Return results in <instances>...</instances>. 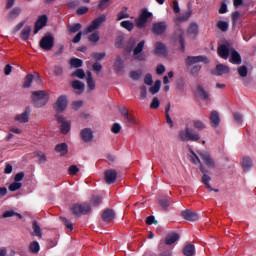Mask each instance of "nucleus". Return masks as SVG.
I'll use <instances>...</instances> for the list:
<instances>
[{
	"instance_id": "58836bf2",
	"label": "nucleus",
	"mask_w": 256,
	"mask_h": 256,
	"mask_svg": "<svg viewBox=\"0 0 256 256\" xmlns=\"http://www.w3.org/2000/svg\"><path fill=\"white\" fill-rule=\"evenodd\" d=\"M80 29H82L81 23H75L67 27L68 33H72V34L79 33Z\"/></svg>"
},
{
	"instance_id": "a19ab883",
	"label": "nucleus",
	"mask_w": 256,
	"mask_h": 256,
	"mask_svg": "<svg viewBox=\"0 0 256 256\" xmlns=\"http://www.w3.org/2000/svg\"><path fill=\"white\" fill-rule=\"evenodd\" d=\"M121 27L123 29H126L127 31H133L135 29V24L129 20H124L120 23Z\"/></svg>"
},
{
	"instance_id": "6e6552de",
	"label": "nucleus",
	"mask_w": 256,
	"mask_h": 256,
	"mask_svg": "<svg viewBox=\"0 0 256 256\" xmlns=\"http://www.w3.org/2000/svg\"><path fill=\"white\" fill-rule=\"evenodd\" d=\"M107 21V15L102 14L98 18L94 19L91 24L87 27V33H93V31H97L100 25H103Z\"/></svg>"
},
{
	"instance_id": "aec40b11",
	"label": "nucleus",
	"mask_w": 256,
	"mask_h": 256,
	"mask_svg": "<svg viewBox=\"0 0 256 256\" xmlns=\"http://www.w3.org/2000/svg\"><path fill=\"white\" fill-rule=\"evenodd\" d=\"M209 119H210L211 126L214 129H217V127H219V125L221 123V118L219 117V112H217L216 110L212 111Z\"/></svg>"
},
{
	"instance_id": "1a4fd4ad",
	"label": "nucleus",
	"mask_w": 256,
	"mask_h": 256,
	"mask_svg": "<svg viewBox=\"0 0 256 256\" xmlns=\"http://www.w3.org/2000/svg\"><path fill=\"white\" fill-rule=\"evenodd\" d=\"M198 155L208 169H215V160L207 151H199Z\"/></svg>"
},
{
	"instance_id": "5701e85b",
	"label": "nucleus",
	"mask_w": 256,
	"mask_h": 256,
	"mask_svg": "<svg viewBox=\"0 0 256 256\" xmlns=\"http://www.w3.org/2000/svg\"><path fill=\"white\" fill-rule=\"evenodd\" d=\"M21 7H14L6 16L7 21H15L21 15Z\"/></svg>"
},
{
	"instance_id": "2eb2a0df",
	"label": "nucleus",
	"mask_w": 256,
	"mask_h": 256,
	"mask_svg": "<svg viewBox=\"0 0 256 256\" xmlns=\"http://www.w3.org/2000/svg\"><path fill=\"white\" fill-rule=\"evenodd\" d=\"M104 177L107 185H113L117 181V170L109 169L104 172Z\"/></svg>"
},
{
	"instance_id": "72a5a7b5",
	"label": "nucleus",
	"mask_w": 256,
	"mask_h": 256,
	"mask_svg": "<svg viewBox=\"0 0 256 256\" xmlns=\"http://www.w3.org/2000/svg\"><path fill=\"white\" fill-rule=\"evenodd\" d=\"M244 171H249L253 167V160L249 156H245L242 161Z\"/></svg>"
},
{
	"instance_id": "423d86ee",
	"label": "nucleus",
	"mask_w": 256,
	"mask_h": 256,
	"mask_svg": "<svg viewBox=\"0 0 256 256\" xmlns=\"http://www.w3.org/2000/svg\"><path fill=\"white\" fill-rule=\"evenodd\" d=\"M55 117H56V120L58 121V123L61 124V126H60L61 134L67 135V133H69V131H71V122L68 121L67 119H65V117L60 113H56Z\"/></svg>"
},
{
	"instance_id": "c03bdc74",
	"label": "nucleus",
	"mask_w": 256,
	"mask_h": 256,
	"mask_svg": "<svg viewBox=\"0 0 256 256\" xmlns=\"http://www.w3.org/2000/svg\"><path fill=\"white\" fill-rule=\"evenodd\" d=\"M188 11L183 13L180 17H178V21H187L193 15V10H191V4H188Z\"/></svg>"
},
{
	"instance_id": "9d476101",
	"label": "nucleus",
	"mask_w": 256,
	"mask_h": 256,
	"mask_svg": "<svg viewBox=\"0 0 256 256\" xmlns=\"http://www.w3.org/2000/svg\"><path fill=\"white\" fill-rule=\"evenodd\" d=\"M186 65L191 67V65H195V63H205V65L209 64V58L207 56H188L185 59Z\"/></svg>"
},
{
	"instance_id": "8fccbe9b",
	"label": "nucleus",
	"mask_w": 256,
	"mask_h": 256,
	"mask_svg": "<svg viewBox=\"0 0 256 256\" xmlns=\"http://www.w3.org/2000/svg\"><path fill=\"white\" fill-rule=\"evenodd\" d=\"M143 75V72L141 70L131 71L130 77L133 79V81H139L141 79V76Z\"/></svg>"
},
{
	"instance_id": "f03ea898",
	"label": "nucleus",
	"mask_w": 256,
	"mask_h": 256,
	"mask_svg": "<svg viewBox=\"0 0 256 256\" xmlns=\"http://www.w3.org/2000/svg\"><path fill=\"white\" fill-rule=\"evenodd\" d=\"M31 99L34 107H43L49 101V93L44 90L33 91Z\"/></svg>"
},
{
	"instance_id": "de8ad7c7",
	"label": "nucleus",
	"mask_w": 256,
	"mask_h": 256,
	"mask_svg": "<svg viewBox=\"0 0 256 256\" xmlns=\"http://www.w3.org/2000/svg\"><path fill=\"white\" fill-rule=\"evenodd\" d=\"M73 89H77L78 91H83L85 89V84L79 80H74L72 82Z\"/></svg>"
},
{
	"instance_id": "e2e57ef3",
	"label": "nucleus",
	"mask_w": 256,
	"mask_h": 256,
	"mask_svg": "<svg viewBox=\"0 0 256 256\" xmlns=\"http://www.w3.org/2000/svg\"><path fill=\"white\" fill-rule=\"evenodd\" d=\"M106 55L107 54L105 52H102V53L94 52L92 54V57H94L96 61H102V59H105Z\"/></svg>"
},
{
	"instance_id": "680f3d73",
	"label": "nucleus",
	"mask_w": 256,
	"mask_h": 256,
	"mask_svg": "<svg viewBox=\"0 0 256 256\" xmlns=\"http://www.w3.org/2000/svg\"><path fill=\"white\" fill-rule=\"evenodd\" d=\"M247 73H249L247 70V66L238 67V75H240V77H247Z\"/></svg>"
},
{
	"instance_id": "79ce46f5",
	"label": "nucleus",
	"mask_w": 256,
	"mask_h": 256,
	"mask_svg": "<svg viewBox=\"0 0 256 256\" xmlns=\"http://www.w3.org/2000/svg\"><path fill=\"white\" fill-rule=\"evenodd\" d=\"M161 90V80H156L154 86L150 87L149 92L156 95Z\"/></svg>"
},
{
	"instance_id": "4d7b16f0",
	"label": "nucleus",
	"mask_w": 256,
	"mask_h": 256,
	"mask_svg": "<svg viewBox=\"0 0 256 256\" xmlns=\"http://www.w3.org/2000/svg\"><path fill=\"white\" fill-rule=\"evenodd\" d=\"M124 119H126V121H128L132 125H139V121H137L133 114H127V116Z\"/></svg>"
},
{
	"instance_id": "69168bd1",
	"label": "nucleus",
	"mask_w": 256,
	"mask_h": 256,
	"mask_svg": "<svg viewBox=\"0 0 256 256\" xmlns=\"http://www.w3.org/2000/svg\"><path fill=\"white\" fill-rule=\"evenodd\" d=\"M54 75H56V77L63 75V67L61 65L54 66Z\"/></svg>"
},
{
	"instance_id": "f704fd0d",
	"label": "nucleus",
	"mask_w": 256,
	"mask_h": 256,
	"mask_svg": "<svg viewBox=\"0 0 256 256\" xmlns=\"http://www.w3.org/2000/svg\"><path fill=\"white\" fill-rule=\"evenodd\" d=\"M29 251L30 253H33L34 255H37L39 251H41V246L39 245V242L33 241L29 245Z\"/></svg>"
},
{
	"instance_id": "ddd939ff",
	"label": "nucleus",
	"mask_w": 256,
	"mask_h": 256,
	"mask_svg": "<svg viewBox=\"0 0 256 256\" xmlns=\"http://www.w3.org/2000/svg\"><path fill=\"white\" fill-rule=\"evenodd\" d=\"M167 31V22H156L152 25V33L154 35H163Z\"/></svg>"
},
{
	"instance_id": "6ab92c4d",
	"label": "nucleus",
	"mask_w": 256,
	"mask_h": 256,
	"mask_svg": "<svg viewBox=\"0 0 256 256\" xmlns=\"http://www.w3.org/2000/svg\"><path fill=\"white\" fill-rule=\"evenodd\" d=\"M154 55L167 57V46L162 42H156Z\"/></svg>"
},
{
	"instance_id": "4468645a",
	"label": "nucleus",
	"mask_w": 256,
	"mask_h": 256,
	"mask_svg": "<svg viewBox=\"0 0 256 256\" xmlns=\"http://www.w3.org/2000/svg\"><path fill=\"white\" fill-rule=\"evenodd\" d=\"M33 81H37L38 83H41V76L39 75V73H36L35 75L33 74L26 75L24 79V84H23L24 89H29Z\"/></svg>"
},
{
	"instance_id": "a878e982",
	"label": "nucleus",
	"mask_w": 256,
	"mask_h": 256,
	"mask_svg": "<svg viewBox=\"0 0 256 256\" xmlns=\"http://www.w3.org/2000/svg\"><path fill=\"white\" fill-rule=\"evenodd\" d=\"M217 53L221 59H229V47L225 44H222L218 47Z\"/></svg>"
},
{
	"instance_id": "39448f33",
	"label": "nucleus",
	"mask_w": 256,
	"mask_h": 256,
	"mask_svg": "<svg viewBox=\"0 0 256 256\" xmlns=\"http://www.w3.org/2000/svg\"><path fill=\"white\" fill-rule=\"evenodd\" d=\"M71 211L74 217H81V215L91 213V205L89 203L74 204Z\"/></svg>"
},
{
	"instance_id": "20e7f679",
	"label": "nucleus",
	"mask_w": 256,
	"mask_h": 256,
	"mask_svg": "<svg viewBox=\"0 0 256 256\" xmlns=\"http://www.w3.org/2000/svg\"><path fill=\"white\" fill-rule=\"evenodd\" d=\"M153 17V13L149 12L147 8H143L140 11L139 16L135 19V25L138 29H145L147 27V21Z\"/></svg>"
},
{
	"instance_id": "7c9ffc66",
	"label": "nucleus",
	"mask_w": 256,
	"mask_h": 256,
	"mask_svg": "<svg viewBox=\"0 0 256 256\" xmlns=\"http://www.w3.org/2000/svg\"><path fill=\"white\" fill-rule=\"evenodd\" d=\"M32 229H33L32 235L34 237H39L40 239H41V237H43V232L41 231V226H39V224L37 223L36 220H34L32 222Z\"/></svg>"
},
{
	"instance_id": "bb28decb",
	"label": "nucleus",
	"mask_w": 256,
	"mask_h": 256,
	"mask_svg": "<svg viewBox=\"0 0 256 256\" xmlns=\"http://www.w3.org/2000/svg\"><path fill=\"white\" fill-rule=\"evenodd\" d=\"M227 73H231V69L229 68V66L224 64L216 65V75H218V77H221L222 75H225Z\"/></svg>"
},
{
	"instance_id": "f8f14e48",
	"label": "nucleus",
	"mask_w": 256,
	"mask_h": 256,
	"mask_svg": "<svg viewBox=\"0 0 256 256\" xmlns=\"http://www.w3.org/2000/svg\"><path fill=\"white\" fill-rule=\"evenodd\" d=\"M54 109L61 115L67 109V96L61 95L55 102Z\"/></svg>"
},
{
	"instance_id": "5fc2aeb1",
	"label": "nucleus",
	"mask_w": 256,
	"mask_h": 256,
	"mask_svg": "<svg viewBox=\"0 0 256 256\" xmlns=\"http://www.w3.org/2000/svg\"><path fill=\"white\" fill-rule=\"evenodd\" d=\"M36 157H38V163H47V156L42 151H38Z\"/></svg>"
},
{
	"instance_id": "bf43d9fd",
	"label": "nucleus",
	"mask_w": 256,
	"mask_h": 256,
	"mask_svg": "<svg viewBox=\"0 0 256 256\" xmlns=\"http://www.w3.org/2000/svg\"><path fill=\"white\" fill-rule=\"evenodd\" d=\"M160 105H161V102L159 101V98L154 97L150 104V109H159Z\"/></svg>"
},
{
	"instance_id": "7ed1b4c3",
	"label": "nucleus",
	"mask_w": 256,
	"mask_h": 256,
	"mask_svg": "<svg viewBox=\"0 0 256 256\" xmlns=\"http://www.w3.org/2000/svg\"><path fill=\"white\" fill-rule=\"evenodd\" d=\"M178 137L180 141H192V142H197L199 139H201V135H199L198 132L193 131V129L189 127H185L184 130H181L178 134Z\"/></svg>"
},
{
	"instance_id": "4c0bfd02",
	"label": "nucleus",
	"mask_w": 256,
	"mask_h": 256,
	"mask_svg": "<svg viewBox=\"0 0 256 256\" xmlns=\"http://www.w3.org/2000/svg\"><path fill=\"white\" fill-rule=\"evenodd\" d=\"M200 171L201 173H203V176H202V183L204 185H207L210 183L211 181V177L209 175H207V171L205 170V168L203 167V164L200 165Z\"/></svg>"
},
{
	"instance_id": "b1692460",
	"label": "nucleus",
	"mask_w": 256,
	"mask_h": 256,
	"mask_svg": "<svg viewBox=\"0 0 256 256\" xmlns=\"http://www.w3.org/2000/svg\"><path fill=\"white\" fill-rule=\"evenodd\" d=\"M113 219H115V211H113L112 209L104 210V212L102 213V221H104L105 223H111Z\"/></svg>"
},
{
	"instance_id": "c9c22d12",
	"label": "nucleus",
	"mask_w": 256,
	"mask_h": 256,
	"mask_svg": "<svg viewBox=\"0 0 256 256\" xmlns=\"http://www.w3.org/2000/svg\"><path fill=\"white\" fill-rule=\"evenodd\" d=\"M123 59H121V56H117L116 60L114 62V69L117 73L123 71Z\"/></svg>"
},
{
	"instance_id": "3c124183",
	"label": "nucleus",
	"mask_w": 256,
	"mask_h": 256,
	"mask_svg": "<svg viewBox=\"0 0 256 256\" xmlns=\"http://www.w3.org/2000/svg\"><path fill=\"white\" fill-rule=\"evenodd\" d=\"M124 43H125V36L123 35L118 36L117 41L115 43V47H117V49H123Z\"/></svg>"
},
{
	"instance_id": "0e129e2a",
	"label": "nucleus",
	"mask_w": 256,
	"mask_h": 256,
	"mask_svg": "<svg viewBox=\"0 0 256 256\" xmlns=\"http://www.w3.org/2000/svg\"><path fill=\"white\" fill-rule=\"evenodd\" d=\"M199 71H201V65H195L192 67L190 73L193 77H197V75H199Z\"/></svg>"
},
{
	"instance_id": "a211bd4d",
	"label": "nucleus",
	"mask_w": 256,
	"mask_h": 256,
	"mask_svg": "<svg viewBox=\"0 0 256 256\" xmlns=\"http://www.w3.org/2000/svg\"><path fill=\"white\" fill-rule=\"evenodd\" d=\"M181 215L185 221H198L199 219V215L190 209L182 211Z\"/></svg>"
},
{
	"instance_id": "473e14b6",
	"label": "nucleus",
	"mask_w": 256,
	"mask_h": 256,
	"mask_svg": "<svg viewBox=\"0 0 256 256\" xmlns=\"http://www.w3.org/2000/svg\"><path fill=\"white\" fill-rule=\"evenodd\" d=\"M29 37H31V26H25L20 34V38L22 41H29Z\"/></svg>"
},
{
	"instance_id": "6e6d98bb",
	"label": "nucleus",
	"mask_w": 256,
	"mask_h": 256,
	"mask_svg": "<svg viewBox=\"0 0 256 256\" xmlns=\"http://www.w3.org/2000/svg\"><path fill=\"white\" fill-rule=\"evenodd\" d=\"M63 225H65L66 229H69L70 231H73V224L71 223V221H69V219L65 218V217H60Z\"/></svg>"
},
{
	"instance_id": "603ef678",
	"label": "nucleus",
	"mask_w": 256,
	"mask_h": 256,
	"mask_svg": "<svg viewBox=\"0 0 256 256\" xmlns=\"http://www.w3.org/2000/svg\"><path fill=\"white\" fill-rule=\"evenodd\" d=\"M99 39V32H94L88 37V41H90V43H98Z\"/></svg>"
},
{
	"instance_id": "e433bc0d",
	"label": "nucleus",
	"mask_w": 256,
	"mask_h": 256,
	"mask_svg": "<svg viewBox=\"0 0 256 256\" xmlns=\"http://www.w3.org/2000/svg\"><path fill=\"white\" fill-rule=\"evenodd\" d=\"M192 123L196 131H203L204 129H207V125H205L201 120H193Z\"/></svg>"
},
{
	"instance_id": "ea45409f",
	"label": "nucleus",
	"mask_w": 256,
	"mask_h": 256,
	"mask_svg": "<svg viewBox=\"0 0 256 256\" xmlns=\"http://www.w3.org/2000/svg\"><path fill=\"white\" fill-rule=\"evenodd\" d=\"M18 217V219H23V215L13 211V210H8L6 212H4V214L2 215L3 219H7L8 217Z\"/></svg>"
},
{
	"instance_id": "c756f323",
	"label": "nucleus",
	"mask_w": 256,
	"mask_h": 256,
	"mask_svg": "<svg viewBox=\"0 0 256 256\" xmlns=\"http://www.w3.org/2000/svg\"><path fill=\"white\" fill-rule=\"evenodd\" d=\"M179 234L177 233H171L168 234L165 238V244L166 245H173V243H177L179 241Z\"/></svg>"
},
{
	"instance_id": "393cba45",
	"label": "nucleus",
	"mask_w": 256,
	"mask_h": 256,
	"mask_svg": "<svg viewBox=\"0 0 256 256\" xmlns=\"http://www.w3.org/2000/svg\"><path fill=\"white\" fill-rule=\"evenodd\" d=\"M30 114H31V109L26 108L23 113H21L15 117V120L19 121V123H28Z\"/></svg>"
},
{
	"instance_id": "37998d69",
	"label": "nucleus",
	"mask_w": 256,
	"mask_h": 256,
	"mask_svg": "<svg viewBox=\"0 0 256 256\" xmlns=\"http://www.w3.org/2000/svg\"><path fill=\"white\" fill-rule=\"evenodd\" d=\"M216 27H218L222 33L229 31V23H227V21H218Z\"/></svg>"
},
{
	"instance_id": "412c9836",
	"label": "nucleus",
	"mask_w": 256,
	"mask_h": 256,
	"mask_svg": "<svg viewBox=\"0 0 256 256\" xmlns=\"http://www.w3.org/2000/svg\"><path fill=\"white\" fill-rule=\"evenodd\" d=\"M187 35L188 37H191V39H195V37L199 35V25H197L195 22H192L188 27Z\"/></svg>"
},
{
	"instance_id": "13d9d810",
	"label": "nucleus",
	"mask_w": 256,
	"mask_h": 256,
	"mask_svg": "<svg viewBox=\"0 0 256 256\" xmlns=\"http://www.w3.org/2000/svg\"><path fill=\"white\" fill-rule=\"evenodd\" d=\"M140 99L142 101H145V99H147V86L142 85L140 87Z\"/></svg>"
},
{
	"instance_id": "9b49d317",
	"label": "nucleus",
	"mask_w": 256,
	"mask_h": 256,
	"mask_svg": "<svg viewBox=\"0 0 256 256\" xmlns=\"http://www.w3.org/2000/svg\"><path fill=\"white\" fill-rule=\"evenodd\" d=\"M175 39L180 43V50L185 53V31L181 26H177L175 29Z\"/></svg>"
},
{
	"instance_id": "49530a36",
	"label": "nucleus",
	"mask_w": 256,
	"mask_h": 256,
	"mask_svg": "<svg viewBox=\"0 0 256 256\" xmlns=\"http://www.w3.org/2000/svg\"><path fill=\"white\" fill-rule=\"evenodd\" d=\"M159 205L164 211H167V209H169V207L171 206V202L169 201V199L163 198L159 200Z\"/></svg>"
},
{
	"instance_id": "338daca9",
	"label": "nucleus",
	"mask_w": 256,
	"mask_h": 256,
	"mask_svg": "<svg viewBox=\"0 0 256 256\" xmlns=\"http://www.w3.org/2000/svg\"><path fill=\"white\" fill-rule=\"evenodd\" d=\"M69 175H77L79 173V168L77 165H71L68 169Z\"/></svg>"
},
{
	"instance_id": "dca6fc26",
	"label": "nucleus",
	"mask_w": 256,
	"mask_h": 256,
	"mask_svg": "<svg viewBox=\"0 0 256 256\" xmlns=\"http://www.w3.org/2000/svg\"><path fill=\"white\" fill-rule=\"evenodd\" d=\"M80 137L84 143H91L93 141V130L91 128H84L80 132Z\"/></svg>"
},
{
	"instance_id": "052dcab7",
	"label": "nucleus",
	"mask_w": 256,
	"mask_h": 256,
	"mask_svg": "<svg viewBox=\"0 0 256 256\" xmlns=\"http://www.w3.org/2000/svg\"><path fill=\"white\" fill-rule=\"evenodd\" d=\"M72 75L78 77V79H85V71L83 69H77Z\"/></svg>"
},
{
	"instance_id": "c85d7f7f",
	"label": "nucleus",
	"mask_w": 256,
	"mask_h": 256,
	"mask_svg": "<svg viewBox=\"0 0 256 256\" xmlns=\"http://www.w3.org/2000/svg\"><path fill=\"white\" fill-rule=\"evenodd\" d=\"M196 95H198V97H200V99H203L204 101H207V99H209V93L205 91V89L201 85H198L196 87Z\"/></svg>"
},
{
	"instance_id": "4be33fe9",
	"label": "nucleus",
	"mask_w": 256,
	"mask_h": 256,
	"mask_svg": "<svg viewBox=\"0 0 256 256\" xmlns=\"http://www.w3.org/2000/svg\"><path fill=\"white\" fill-rule=\"evenodd\" d=\"M230 63H232V65H241V63H243L241 54L235 49L231 50Z\"/></svg>"
},
{
	"instance_id": "774afa93",
	"label": "nucleus",
	"mask_w": 256,
	"mask_h": 256,
	"mask_svg": "<svg viewBox=\"0 0 256 256\" xmlns=\"http://www.w3.org/2000/svg\"><path fill=\"white\" fill-rule=\"evenodd\" d=\"M101 196H94L91 199V203L92 205H94L95 207H97V205H101Z\"/></svg>"
},
{
	"instance_id": "09e8293b",
	"label": "nucleus",
	"mask_w": 256,
	"mask_h": 256,
	"mask_svg": "<svg viewBox=\"0 0 256 256\" xmlns=\"http://www.w3.org/2000/svg\"><path fill=\"white\" fill-rule=\"evenodd\" d=\"M109 5H111V0H100V2L98 4V9L100 11H105V9H107V7H109Z\"/></svg>"
},
{
	"instance_id": "cd10ccee",
	"label": "nucleus",
	"mask_w": 256,
	"mask_h": 256,
	"mask_svg": "<svg viewBox=\"0 0 256 256\" xmlns=\"http://www.w3.org/2000/svg\"><path fill=\"white\" fill-rule=\"evenodd\" d=\"M56 153H60L62 157H65L67 153H69V146L67 143H60L55 146Z\"/></svg>"
},
{
	"instance_id": "f3484780",
	"label": "nucleus",
	"mask_w": 256,
	"mask_h": 256,
	"mask_svg": "<svg viewBox=\"0 0 256 256\" xmlns=\"http://www.w3.org/2000/svg\"><path fill=\"white\" fill-rule=\"evenodd\" d=\"M47 21V15H42L38 18V21L35 22L34 26V35H37V33H39V31H41V29L47 25Z\"/></svg>"
},
{
	"instance_id": "a18cd8bd",
	"label": "nucleus",
	"mask_w": 256,
	"mask_h": 256,
	"mask_svg": "<svg viewBox=\"0 0 256 256\" xmlns=\"http://www.w3.org/2000/svg\"><path fill=\"white\" fill-rule=\"evenodd\" d=\"M70 65L71 67H75L76 69H79V67H83V60L79 58H71Z\"/></svg>"
},
{
	"instance_id": "864d4df0",
	"label": "nucleus",
	"mask_w": 256,
	"mask_h": 256,
	"mask_svg": "<svg viewBox=\"0 0 256 256\" xmlns=\"http://www.w3.org/2000/svg\"><path fill=\"white\" fill-rule=\"evenodd\" d=\"M21 187H23V184H21V182H14L9 185L8 189L9 191H19Z\"/></svg>"
},
{
	"instance_id": "0eeeda50",
	"label": "nucleus",
	"mask_w": 256,
	"mask_h": 256,
	"mask_svg": "<svg viewBox=\"0 0 256 256\" xmlns=\"http://www.w3.org/2000/svg\"><path fill=\"white\" fill-rule=\"evenodd\" d=\"M41 49L51 51L55 45V38L51 34H46L39 42Z\"/></svg>"
},
{
	"instance_id": "2f4dec72",
	"label": "nucleus",
	"mask_w": 256,
	"mask_h": 256,
	"mask_svg": "<svg viewBox=\"0 0 256 256\" xmlns=\"http://www.w3.org/2000/svg\"><path fill=\"white\" fill-rule=\"evenodd\" d=\"M182 253L185 256H193V255H195V245L187 244L186 246H184Z\"/></svg>"
},
{
	"instance_id": "f257e3e1",
	"label": "nucleus",
	"mask_w": 256,
	"mask_h": 256,
	"mask_svg": "<svg viewBox=\"0 0 256 256\" xmlns=\"http://www.w3.org/2000/svg\"><path fill=\"white\" fill-rule=\"evenodd\" d=\"M135 45H137V46L135 47ZM143 49H145V40H142L137 44V40H135V38L131 37L128 40V43L124 50L126 53H131V51H133L134 58L137 61H146L147 55H145L143 53Z\"/></svg>"
}]
</instances>
